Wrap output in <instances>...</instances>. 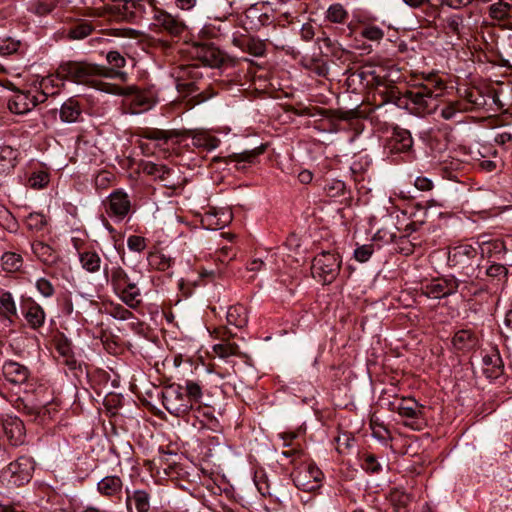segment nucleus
<instances>
[{
  "mask_svg": "<svg viewBox=\"0 0 512 512\" xmlns=\"http://www.w3.org/2000/svg\"><path fill=\"white\" fill-rule=\"evenodd\" d=\"M175 79L179 80H200L202 79V72L196 64L183 65L175 69Z\"/></svg>",
  "mask_w": 512,
  "mask_h": 512,
  "instance_id": "obj_43",
  "label": "nucleus"
},
{
  "mask_svg": "<svg viewBox=\"0 0 512 512\" xmlns=\"http://www.w3.org/2000/svg\"><path fill=\"white\" fill-rule=\"evenodd\" d=\"M19 152L17 149L9 146H0V173L8 174L11 172L18 161Z\"/></svg>",
  "mask_w": 512,
  "mask_h": 512,
  "instance_id": "obj_31",
  "label": "nucleus"
},
{
  "mask_svg": "<svg viewBox=\"0 0 512 512\" xmlns=\"http://www.w3.org/2000/svg\"><path fill=\"white\" fill-rule=\"evenodd\" d=\"M123 490V481L117 475H108L97 483V491L106 498L120 499Z\"/></svg>",
  "mask_w": 512,
  "mask_h": 512,
  "instance_id": "obj_25",
  "label": "nucleus"
},
{
  "mask_svg": "<svg viewBox=\"0 0 512 512\" xmlns=\"http://www.w3.org/2000/svg\"><path fill=\"white\" fill-rule=\"evenodd\" d=\"M266 150V145L261 144L260 146L251 150H245L240 153H233L227 157L226 162H235L237 170L246 169L247 165H252L256 162L257 158L263 154Z\"/></svg>",
  "mask_w": 512,
  "mask_h": 512,
  "instance_id": "obj_26",
  "label": "nucleus"
},
{
  "mask_svg": "<svg viewBox=\"0 0 512 512\" xmlns=\"http://www.w3.org/2000/svg\"><path fill=\"white\" fill-rule=\"evenodd\" d=\"M125 107L130 114H141L150 110L156 103L153 94L146 90L127 88Z\"/></svg>",
  "mask_w": 512,
  "mask_h": 512,
  "instance_id": "obj_13",
  "label": "nucleus"
},
{
  "mask_svg": "<svg viewBox=\"0 0 512 512\" xmlns=\"http://www.w3.org/2000/svg\"><path fill=\"white\" fill-rule=\"evenodd\" d=\"M370 428L372 436L381 442H386L391 438L389 429L383 423H380L377 418H371Z\"/></svg>",
  "mask_w": 512,
  "mask_h": 512,
  "instance_id": "obj_51",
  "label": "nucleus"
},
{
  "mask_svg": "<svg viewBox=\"0 0 512 512\" xmlns=\"http://www.w3.org/2000/svg\"><path fill=\"white\" fill-rule=\"evenodd\" d=\"M192 144L197 148L211 151L219 146L220 140L207 133H197L192 137Z\"/></svg>",
  "mask_w": 512,
  "mask_h": 512,
  "instance_id": "obj_45",
  "label": "nucleus"
},
{
  "mask_svg": "<svg viewBox=\"0 0 512 512\" xmlns=\"http://www.w3.org/2000/svg\"><path fill=\"white\" fill-rule=\"evenodd\" d=\"M242 23L246 30H259L272 23V15L264 11V6L254 4L244 12Z\"/></svg>",
  "mask_w": 512,
  "mask_h": 512,
  "instance_id": "obj_17",
  "label": "nucleus"
},
{
  "mask_svg": "<svg viewBox=\"0 0 512 512\" xmlns=\"http://www.w3.org/2000/svg\"><path fill=\"white\" fill-rule=\"evenodd\" d=\"M113 70L86 61H65L57 68V79L96 86L98 77L111 78Z\"/></svg>",
  "mask_w": 512,
  "mask_h": 512,
  "instance_id": "obj_2",
  "label": "nucleus"
},
{
  "mask_svg": "<svg viewBox=\"0 0 512 512\" xmlns=\"http://www.w3.org/2000/svg\"><path fill=\"white\" fill-rule=\"evenodd\" d=\"M144 172L160 181H166L173 174V171L165 165L148 162L144 166Z\"/></svg>",
  "mask_w": 512,
  "mask_h": 512,
  "instance_id": "obj_46",
  "label": "nucleus"
},
{
  "mask_svg": "<svg viewBox=\"0 0 512 512\" xmlns=\"http://www.w3.org/2000/svg\"><path fill=\"white\" fill-rule=\"evenodd\" d=\"M203 386L194 380H186L185 386H183V392H185V396L189 399L192 407L196 403H201V399L203 396L202 392Z\"/></svg>",
  "mask_w": 512,
  "mask_h": 512,
  "instance_id": "obj_44",
  "label": "nucleus"
},
{
  "mask_svg": "<svg viewBox=\"0 0 512 512\" xmlns=\"http://www.w3.org/2000/svg\"><path fill=\"white\" fill-rule=\"evenodd\" d=\"M2 374L6 381L13 385L25 384L30 378V369L17 361H5L2 366Z\"/></svg>",
  "mask_w": 512,
  "mask_h": 512,
  "instance_id": "obj_21",
  "label": "nucleus"
},
{
  "mask_svg": "<svg viewBox=\"0 0 512 512\" xmlns=\"http://www.w3.org/2000/svg\"><path fill=\"white\" fill-rule=\"evenodd\" d=\"M147 260L153 269L159 271L167 270L172 264V259L160 251L150 252Z\"/></svg>",
  "mask_w": 512,
  "mask_h": 512,
  "instance_id": "obj_47",
  "label": "nucleus"
},
{
  "mask_svg": "<svg viewBox=\"0 0 512 512\" xmlns=\"http://www.w3.org/2000/svg\"><path fill=\"white\" fill-rule=\"evenodd\" d=\"M227 323L238 329L244 328L248 323L247 308L241 304L232 305L226 314Z\"/></svg>",
  "mask_w": 512,
  "mask_h": 512,
  "instance_id": "obj_33",
  "label": "nucleus"
},
{
  "mask_svg": "<svg viewBox=\"0 0 512 512\" xmlns=\"http://www.w3.org/2000/svg\"><path fill=\"white\" fill-rule=\"evenodd\" d=\"M117 295L128 307L132 309L137 308L141 304L140 289L137 285V282L132 279L129 280V282Z\"/></svg>",
  "mask_w": 512,
  "mask_h": 512,
  "instance_id": "obj_29",
  "label": "nucleus"
},
{
  "mask_svg": "<svg viewBox=\"0 0 512 512\" xmlns=\"http://www.w3.org/2000/svg\"><path fill=\"white\" fill-rule=\"evenodd\" d=\"M443 27L447 34L460 37L464 28V17L461 14H450L443 19Z\"/></svg>",
  "mask_w": 512,
  "mask_h": 512,
  "instance_id": "obj_41",
  "label": "nucleus"
},
{
  "mask_svg": "<svg viewBox=\"0 0 512 512\" xmlns=\"http://www.w3.org/2000/svg\"><path fill=\"white\" fill-rule=\"evenodd\" d=\"M324 191L329 197H338L344 195L346 191V184L338 179H331L326 181Z\"/></svg>",
  "mask_w": 512,
  "mask_h": 512,
  "instance_id": "obj_55",
  "label": "nucleus"
},
{
  "mask_svg": "<svg viewBox=\"0 0 512 512\" xmlns=\"http://www.w3.org/2000/svg\"><path fill=\"white\" fill-rule=\"evenodd\" d=\"M79 261L82 268L89 273H96L101 268V258L94 250L79 251Z\"/></svg>",
  "mask_w": 512,
  "mask_h": 512,
  "instance_id": "obj_37",
  "label": "nucleus"
},
{
  "mask_svg": "<svg viewBox=\"0 0 512 512\" xmlns=\"http://www.w3.org/2000/svg\"><path fill=\"white\" fill-rule=\"evenodd\" d=\"M106 60L108 64L111 66L110 69L113 70V76L111 78L119 74L114 70V68L120 69L123 68L126 64L125 58L118 51H109L107 53Z\"/></svg>",
  "mask_w": 512,
  "mask_h": 512,
  "instance_id": "obj_60",
  "label": "nucleus"
},
{
  "mask_svg": "<svg viewBox=\"0 0 512 512\" xmlns=\"http://www.w3.org/2000/svg\"><path fill=\"white\" fill-rule=\"evenodd\" d=\"M127 246L133 252H142L147 247L146 239L142 236L131 235L127 239Z\"/></svg>",
  "mask_w": 512,
  "mask_h": 512,
  "instance_id": "obj_64",
  "label": "nucleus"
},
{
  "mask_svg": "<svg viewBox=\"0 0 512 512\" xmlns=\"http://www.w3.org/2000/svg\"><path fill=\"white\" fill-rule=\"evenodd\" d=\"M191 53L204 66L211 68L220 67L225 61V53L211 42L196 43Z\"/></svg>",
  "mask_w": 512,
  "mask_h": 512,
  "instance_id": "obj_15",
  "label": "nucleus"
},
{
  "mask_svg": "<svg viewBox=\"0 0 512 512\" xmlns=\"http://www.w3.org/2000/svg\"><path fill=\"white\" fill-rule=\"evenodd\" d=\"M232 43L243 52H247L255 57H261L266 52V42L254 36L234 33Z\"/></svg>",
  "mask_w": 512,
  "mask_h": 512,
  "instance_id": "obj_19",
  "label": "nucleus"
},
{
  "mask_svg": "<svg viewBox=\"0 0 512 512\" xmlns=\"http://www.w3.org/2000/svg\"><path fill=\"white\" fill-rule=\"evenodd\" d=\"M482 256L471 244H460L448 250L447 265L468 279L477 278Z\"/></svg>",
  "mask_w": 512,
  "mask_h": 512,
  "instance_id": "obj_4",
  "label": "nucleus"
},
{
  "mask_svg": "<svg viewBox=\"0 0 512 512\" xmlns=\"http://www.w3.org/2000/svg\"><path fill=\"white\" fill-rule=\"evenodd\" d=\"M387 147L390 153L409 152L413 147L411 133L407 129L396 127L388 140Z\"/></svg>",
  "mask_w": 512,
  "mask_h": 512,
  "instance_id": "obj_22",
  "label": "nucleus"
},
{
  "mask_svg": "<svg viewBox=\"0 0 512 512\" xmlns=\"http://www.w3.org/2000/svg\"><path fill=\"white\" fill-rule=\"evenodd\" d=\"M151 25L172 37H178L186 30V24L179 16L172 15L160 8L152 16Z\"/></svg>",
  "mask_w": 512,
  "mask_h": 512,
  "instance_id": "obj_12",
  "label": "nucleus"
},
{
  "mask_svg": "<svg viewBox=\"0 0 512 512\" xmlns=\"http://www.w3.org/2000/svg\"><path fill=\"white\" fill-rule=\"evenodd\" d=\"M473 282L460 280L454 275L436 277L421 283V294L430 299H442L455 294L459 289L463 296L477 295L478 290L472 291Z\"/></svg>",
  "mask_w": 512,
  "mask_h": 512,
  "instance_id": "obj_3",
  "label": "nucleus"
},
{
  "mask_svg": "<svg viewBox=\"0 0 512 512\" xmlns=\"http://www.w3.org/2000/svg\"><path fill=\"white\" fill-rule=\"evenodd\" d=\"M34 468L35 463L31 457L21 456L2 471L0 479L8 487H20L30 482Z\"/></svg>",
  "mask_w": 512,
  "mask_h": 512,
  "instance_id": "obj_6",
  "label": "nucleus"
},
{
  "mask_svg": "<svg viewBox=\"0 0 512 512\" xmlns=\"http://www.w3.org/2000/svg\"><path fill=\"white\" fill-rule=\"evenodd\" d=\"M178 92L191 95L201 89L200 80H179L175 79Z\"/></svg>",
  "mask_w": 512,
  "mask_h": 512,
  "instance_id": "obj_57",
  "label": "nucleus"
},
{
  "mask_svg": "<svg viewBox=\"0 0 512 512\" xmlns=\"http://www.w3.org/2000/svg\"><path fill=\"white\" fill-rule=\"evenodd\" d=\"M140 137L152 141L166 143L169 139L179 136L176 130H162L158 128H144L140 132Z\"/></svg>",
  "mask_w": 512,
  "mask_h": 512,
  "instance_id": "obj_38",
  "label": "nucleus"
},
{
  "mask_svg": "<svg viewBox=\"0 0 512 512\" xmlns=\"http://www.w3.org/2000/svg\"><path fill=\"white\" fill-rule=\"evenodd\" d=\"M32 251L40 261L47 265L55 263L58 258L56 251L42 241H34L32 243Z\"/></svg>",
  "mask_w": 512,
  "mask_h": 512,
  "instance_id": "obj_35",
  "label": "nucleus"
},
{
  "mask_svg": "<svg viewBox=\"0 0 512 512\" xmlns=\"http://www.w3.org/2000/svg\"><path fill=\"white\" fill-rule=\"evenodd\" d=\"M494 141L502 148L504 158L512 161V133L501 131L495 135Z\"/></svg>",
  "mask_w": 512,
  "mask_h": 512,
  "instance_id": "obj_48",
  "label": "nucleus"
},
{
  "mask_svg": "<svg viewBox=\"0 0 512 512\" xmlns=\"http://www.w3.org/2000/svg\"><path fill=\"white\" fill-rule=\"evenodd\" d=\"M360 35L370 41H380L383 39L385 33L383 29L376 25L363 23L361 26Z\"/></svg>",
  "mask_w": 512,
  "mask_h": 512,
  "instance_id": "obj_52",
  "label": "nucleus"
},
{
  "mask_svg": "<svg viewBox=\"0 0 512 512\" xmlns=\"http://www.w3.org/2000/svg\"><path fill=\"white\" fill-rule=\"evenodd\" d=\"M483 245L486 246L488 257H496L497 259H500V256L504 255L507 250L505 242L500 239L484 242Z\"/></svg>",
  "mask_w": 512,
  "mask_h": 512,
  "instance_id": "obj_54",
  "label": "nucleus"
},
{
  "mask_svg": "<svg viewBox=\"0 0 512 512\" xmlns=\"http://www.w3.org/2000/svg\"><path fill=\"white\" fill-rule=\"evenodd\" d=\"M465 103L469 104L470 110L472 107H482L485 105V98L478 90L468 89L464 95Z\"/></svg>",
  "mask_w": 512,
  "mask_h": 512,
  "instance_id": "obj_59",
  "label": "nucleus"
},
{
  "mask_svg": "<svg viewBox=\"0 0 512 512\" xmlns=\"http://www.w3.org/2000/svg\"><path fill=\"white\" fill-rule=\"evenodd\" d=\"M340 268L339 254L323 251L313 258L311 271L314 278H319L323 284H330L338 276Z\"/></svg>",
  "mask_w": 512,
  "mask_h": 512,
  "instance_id": "obj_7",
  "label": "nucleus"
},
{
  "mask_svg": "<svg viewBox=\"0 0 512 512\" xmlns=\"http://www.w3.org/2000/svg\"><path fill=\"white\" fill-rule=\"evenodd\" d=\"M282 455L286 458H291L290 463L295 466L299 465L301 461L308 460L307 455L301 448L292 447L288 450L282 451Z\"/></svg>",
  "mask_w": 512,
  "mask_h": 512,
  "instance_id": "obj_61",
  "label": "nucleus"
},
{
  "mask_svg": "<svg viewBox=\"0 0 512 512\" xmlns=\"http://www.w3.org/2000/svg\"><path fill=\"white\" fill-rule=\"evenodd\" d=\"M374 253V245L367 244L359 246L354 251V257L357 261L364 263L370 259L372 254Z\"/></svg>",
  "mask_w": 512,
  "mask_h": 512,
  "instance_id": "obj_62",
  "label": "nucleus"
},
{
  "mask_svg": "<svg viewBox=\"0 0 512 512\" xmlns=\"http://www.w3.org/2000/svg\"><path fill=\"white\" fill-rule=\"evenodd\" d=\"M355 441V437L350 432H342L336 438V449L339 453L345 454L351 450Z\"/></svg>",
  "mask_w": 512,
  "mask_h": 512,
  "instance_id": "obj_53",
  "label": "nucleus"
},
{
  "mask_svg": "<svg viewBox=\"0 0 512 512\" xmlns=\"http://www.w3.org/2000/svg\"><path fill=\"white\" fill-rule=\"evenodd\" d=\"M291 478L298 489L305 492H313L320 488L323 473L308 459L301 461L299 465L294 467L291 472Z\"/></svg>",
  "mask_w": 512,
  "mask_h": 512,
  "instance_id": "obj_8",
  "label": "nucleus"
},
{
  "mask_svg": "<svg viewBox=\"0 0 512 512\" xmlns=\"http://www.w3.org/2000/svg\"><path fill=\"white\" fill-rule=\"evenodd\" d=\"M162 404L171 415L177 417H183L192 410V405L183 392V386L179 384H172L162 392Z\"/></svg>",
  "mask_w": 512,
  "mask_h": 512,
  "instance_id": "obj_10",
  "label": "nucleus"
},
{
  "mask_svg": "<svg viewBox=\"0 0 512 512\" xmlns=\"http://www.w3.org/2000/svg\"><path fill=\"white\" fill-rule=\"evenodd\" d=\"M82 107L75 98L66 100L60 108V119L66 123H74L80 120Z\"/></svg>",
  "mask_w": 512,
  "mask_h": 512,
  "instance_id": "obj_30",
  "label": "nucleus"
},
{
  "mask_svg": "<svg viewBox=\"0 0 512 512\" xmlns=\"http://www.w3.org/2000/svg\"><path fill=\"white\" fill-rule=\"evenodd\" d=\"M360 462L362 469L365 470L367 473L377 474L382 470V467L378 462L377 457L372 453H362L360 455Z\"/></svg>",
  "mask_w": 512,
  "mask_h": 512,
  "instance_id": "obj_49",
  "label": "nucleus"
},
{
  "mask_svg": "<svg viewBox=\"0 0 512 512\" xmlns=\"http://www.w3.org/2000/svg\"><path fill=\"white\" fill-rule=\"evenodd\" d=\"M49 183V174L45 171H38L32 173L28 180L27 185L32 189H42Z\"/></svg>",
  "mask_w": 512,
  "mask_h": 512,
  "instance_id": "obj_56",
  "label": "nucleus"
},
{
  "mask_svg": "<svg viewBox=\"0 0 512 512\" xmlns=\"http://www.w3.org/2000/svg\"><path fill=\"white\" fill-rule=\"evenodd\" d=\"M215 333H217V337L221 339V343L213 346V351L217 356L220 358H228L230 356L242 358L245 356V354L240 351V348L236 343L230 342V338L233 334L227 328L221 327L215 330Z\"/></svg>",
  "mask_w": 512,
  "mask_h": 512,
  "instance_id": "obj_18",
  "label": "nucleus"
},
{
  "mask_svg": "<svg viewBox=\"0 0 512 512\" xmlns=\"http://www.w3.org/2000/svg\"><path fill=\"white\" fill-rule=\"evenodd\" d=\"M156 7V0H127L122 6L123 17L132 22H137L146 15H154Z\"/></svg>",
  "mask_w": 512,
  "mask_h": 512,
  "instance_id": "obj_16",
  "label": "nucleus"
},
{
  "mask_svg": "<svg viewBox=\"0 0 512 512\" xmlns=\"http://www.w3.org/2000/svg\"><path fill=\"white\" fill-rule=\"evenodd\" d=\"M255 485L260 492V494L264 497H272V492L270 489V484L267 478V475L264 472H256L254 476Z\"/></svg>",
  "mask_w": 512,
  "mask_h": 512,
  "instance_id": "obj_58",
  "label": "nucleus"
},
{
  "mask_svg": "<svg viewBox=\"0 0 512 512\" xmlns=\"http://www.w3.org/2000/svg\"><path fill=\"white\" fill-rule=\"evenodd\" d=\"M489 16L498 21H504L512 18V4L499 0L490 5Z\"/></svg>",
  "mask_w": 512,
  "mask_h": 512,
  "instance_id": "obj_39",
  "label": "nucleus"
},
{
  "mask_svg": "<svg viewBox=\"0 0 512 512\" xmlns=\"http://www.w3.org/2000/svg\"><path fill=\"white\" fill-rule=\"evenodd\" d=\"M325 19L334 24H345L349 19V13L342 4L334 3L328 7Z\"/></svg>",
  "mask_w": 512,
  "mask_h": 512,
  "instance_id": "obj_40",
  "label": "nucleus"
},
{
  "mask_svg": "<svg viewBox=\"0 0 512 512\" xmlns=\"http://www.w3.org/2000/svg\"><path fill=\"white\" fill-rule=\"evenodd\" d=\"M0 316L11 323L18 318L16 302L11 292L0 290Z\"/></svg>",
  "mask_w": 512,
  "mask_h": 512,
  "instance_id": "obj_28",
  "label": "nucleus"
},
{
  "mask_svg": "<svg viewBox=\"0 0 512 512\" xmlns=\"http://www.w3.org/2000/svg\"><path fill=\"white\" fill-rule=\"evenodd\" d=\"M445 88L442 80L421 83L407 89L404 93H400L397 89L392 88L387 91L384 102L395 104L399 108H405L410 113L417 116H424L433 113L438 106V97L440 92Z\"/></svg>",
  "mask_w": 512,
  "mask_h": 512,
  "instance_id": "obj_1",
  "label": "nucleus"
},
{
  "mask_svg": "<svg viewBox=\"0 0 512 512\" xmlns=\"http://www.w3.org/2000/svg\"><path fill=\"white\" fill-rule=\"evenodd\" d=\"M175 6L181 10H191L198 4L209 18L225 21L237 9L235 0H175Z\"/></svg>",
  "mask_w": 512,
  "mask_h": 512,
  "instance_id": "obj_5",
  "label": "nucleus"
},
{
  "mask_svg": "<svg viewBox=\"0 0 512 512\" xmlns=\"http://www.w3.org/2000/svg\"><path fill=\"white\" fill-rule=\"evenodd\" d=\"M0 260L1 267L6 273L20 272L24 264L22 255L13 251L4 252Z\"/></svg>",
  "mask_w": 512,
  "mask_h": 512,
  "instance_id": "obj_34",
  "label": "nucleus"
},
{
  "mask_svg": "<svg viewBox=\"0 0 512 512\" xmlns=\"http://www.w3.org/2000/svg\"><path fill=\"white\" fill-rule=\"evenodd\" d=\"M390 410L405 418L404 425L413 430H421L424 425V405L412 397H403L398 403H391Z\"/></svg>",
  "mask_w": 512,
  "mask_h": 512,
  "instance_id": "obj_9",
  "label": "nucleus"
},
{
  "mask_svg": "<svg viewBox=\"0 0 512 512\" xmlns=\"http://www.w3.org/2000/svg\"><path fill=\"white\" fill-rule=\"evenodd\" d=\"M483 372L487 378L496 380L504 373L503 361L498 352L483 357Z\"/></svg>",
  "mask_w": 512,
  "mask_h": 512,
  "instance_id": "obj_27",
  "label": "nucleus"
},
{
  "mask_svg": "<svg viewBox=\"0 0 512 512\" xmlns=\"http://www.w3.org/2000/svg\"><path fill=\"white\" fill-rule=\"evenodd\" d=\"M36 288L38 292L46 298L52 297L55 293L53 284L48 279L43 277L36 281Z\"/></svg>",
  "mask_w": 512,
  "mask_h": 512,
  "instance_id": "obj_63",
  "label": "nucleus"
},
{
  "mask_svg": "<svg viewBox=\"0 0 512 512\" xmlns=\"http://www.w3.org/2000/svg\"><path fill=\"white\" fill-rule=\"evenodd\" d=\"M103 274L106 280L110 282L116 294H118L129 280H131L127 272L118 264L111 266L105 264L103 267Z\"/></svg>",
  "mask_w": 512,
  "mask_h": 512,
  "instance_id": "obj_24",
  "label": "nucleus"
},
{
  "mask_svg": "<svg viewBox=\"0 0 512 512\" xmlns=\"http://www.w3.org/2000/svg\"><path fill=\"white\" fill-rule=\"evenodd\" d=\"M470 111L469 104L462 100L449 101L440 110V115L445 120H454L458 115Z\"/></svg>",
  "mask_w": 512,
  "mask_h": 512,
  "instance_id": "obj_36",
  "label": "nucleus"
},
{
  "mask_svg": "<svg viewBox=\"0 0 512 512\" xmlns=\"http://www.w3.org/2000/svg\"><path fill=\"white\" fill-rule=\"evenodd\" d=\"M94 30V26L85 20L74 23L68 30V37L73 40H81L89 35Z\"/></svg>",
  "mask_w": 512,
  "mask_h": 512,
  "instance_id": "obj_42",
  "label": "nucleus"
},
{
  "mask_svg": "<svg viewBox=\"0 0 512 512\" xmlns=\"http://www.w3.org/2000/svg\"><path fill=\"white\" fill-rule=\"evenodd\" d=\"M47 99L46 92L17 91L8 101V108L14 114H25Z\"/></svg>",
  "mask_w": 512,
  "mask_h": 512,
  "instance_id": "obj_11",
  "label": "nucleus"
},
{
  "mask_svg": "<svg viewBox=\"0 0 512 512\" xmlns=\"http://www.w3.org/2000/svg\"><path fill=\"white\" fill-rule=\"evenodd\" d=\"M109 217L123 220L131 211L129 195L122 189H116L103 202Z\"/></svg>",
  "mask_w": 512,
  "mask_h": 512,
  "instance_id": "obj_14",
  "label": "nucleus"
},
{
  "mask_svg": "<svg viewBox=\"0 0 512 512\" xmlns=\"http://www.w3.org/2000/svg\"><path fill=\"white\" fill-rule=\"evenodd\" d=\"M21 308L22 314L31 329L38 330L44 325L46 313L34 299L28 298L23 301Z\"/></svg>",
  "mask_w": 512,
  "mask_h": 512,
  "instance_id": "obj_20",
  "label": "nucleus"
},
{
  "mask_svg": "<svg viewBox=\"0 0 512 512\" xmlns=\"http://www.w3.org/2000/svg\"><path fill=\"white\" fill-rule=\"evenodd\" d=\"M125 492V504L127 512H133V506L135 507L136 512H149L151 505L150 494L148 491L144 489H137L131 492L128 488H126Z\"/></svg>",
  "mask_w": 512,
  "mask_h": 512,
  "instance_id": "obj_23",
  "label": "nucleus"
},
{
  "mask_svg": "<svg viewBox=\"0 0 512 512\" xmlns=\"http://www.w3.org/2000/svg\"><path fill=\"white\" fill-rule=\"evenodd\" d=\"M25 225L30 231L39 232L47 225V219L43 214L33 212L26 217Z\"/></svg>",
  "mask_w": 512,
  "mask_h": 512,
  "instance_id": "obj_50",
  "label": "nucleus"
},
{
  "mask_svg": "<svg viewBox=\"0 0 512 512\" xmlns=\"http://www.w3.org/2000/svg\"><path fill=\"white\" fill-rule=\"evenodd\" d=\"M452 343L458 350H471L477 346L478 338L472 330L462 329L454 334Z\"/></svg>",
  "mask_w": 512,
  "mask_h": 512,
  "instance_id": "obj_32",
  "label": "nucleus"
}]
</instances>
